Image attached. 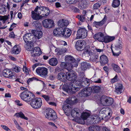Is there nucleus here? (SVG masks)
Wrapping results in <instances>:
<instances>
[{
    "label": "nucleus",
    "mask_w": 131,
    "mask_h": 131,
    "mask_svg": "<svg viewBox=\"0 0 131 131\" xmlns=\"http://www.w3.org/2000/svg\"><path fill=\"white\" fill-rule=\"evenodd\" d=\"M103 38L102 42H104L106 43L111 42L114 40L115 39V37L114 36H104Z\"/></svg>",
    "instance_id": "7c9ffc66"
},
{
    "label": "nucleus",
    "mask_w": 131,
    "mask_h": 131,
    "mask_svg": "<svg viewBox=\"0 0 131 131\" xmlns=\"http://www.w3.org/2000/svg\"><path fill=\"white\" fill-rule=\"evenodd\" d=\"M15 116L17 117H20L26 120H28V118L25 116L24 114L21 112H20L19 113H17L15 114Z\"/></svg>",
    "instance_id": "4c0bfd02"
},
{
    "label": "nucleus",
    "mask_w": 131,
    "mask_h": 131,
    "mask_svg": "<svg viewBox=\"0 0 131 131\" xmlns=\"http://www.w3.org/2000/svg\"><path fill=\"white\" fill-rule=\"evenodd\" d=\"M100 62L102 66H104L108 62V60L106 56L102 55L100 57Z\"/></svg>",
    "instance_id": "4be33fe9"
},
{
    "label": "nucleus",
    "mask_w": 131,
    "mask_h": 131,
    "mask_svg": "<svg viewBox=\"0 0 131 131\" xmlns=\"http://www.w3.org/2000/svg\"><path fill=\"white\" fill-rule=\"evenodd\" d=\"M27 95L28 96H27L24 101L27 102H31L35 97L34 94L30 92H29Z\"/></svg>",
    "instance_id": "c756f323"
},
{
    "label": "nucleus",
    "mask_w": 131,
    "mask_h": 131,
    "mask_svg": "<svg viewBox=\"0 0 131 131\" xmlns=\"http://www.w3.org/2000/svg\"><path fill=\"white\" fill-rule=\"evenodd\" d=\"M110 109L108 107L102 108L100 110L98 117L100 120H106L108 119L111 116Z\"/></svg>",
    "instance_id": "f03ea898"
},
{
    "label": "nucleus",
    "mask_w": 131,
    "mask_h": 131,
    "mask_svg": "<svg viewBox=\"0 0 131 131\" xmlns=\"http://www.w3.org/2000/svg\"><path fill=\"white\" fill-rule=\"evenodd\" d=\"M84 92H85V91L84 90V89L82 90H81L80 92L79 93L80 96L81 97H86V95L85 94H84Z\"/></svg>",
    "instance_id": "6e6d98bb"
},
{
    "label": "nucleus",
    "mask_w": 131,
    "mask_h": 131,
    "mask_svg": "<svg viewBox=\"0 0 131 131\" xmlns=\"http://www.w3.org/2000/svg\"><path fill=\"white\" fill-rule=\"evenodd\" d=\"M117 76V75H116L114 78L111 79V82L112 83H113L115 82H116L118 81Z\"/></svg>",
    "instance_id": "bf43d9fd"
},
{
    "label": "nucleus",
    "mask_w": 131,
    "mask_h": 131,
    "mask_svg": "<svg viewBox=\"0 0 131 131\" xmlns=\"http://www.w3.org/2000/svg\"><path fill=\"white\" fill-rule=\"evenodd\" d=\"M72 10L75 13H79L80 12V10L79 9L76 7H73L72 9Z\"/></svg>",
    "instance_id": "0e129e2a"
},
{
    "label": "nucleus",
    "mask_w": 131,
    "mask_h": 131,
    "mask_svg": "<svg viewBox=\"0 0 131 131\" xmlns=\"http://www.w3.org/2000/svg\"><path fill=\"white\" fill-rule=\"evenodd\" d=\"M67 3L70 4H73L76 3L78 0H66Z\"/></svg>",
    "instance_id": "864d4df0"
},
{
    "label": "nucleus",
    "mask_w": 131,
    "mask_h": 131,
    "mask_svg": "<svg viewBox=\"0 0 131 131\" xmlns=\"http://www.w3.org/2000/svg\"><path fill=\"white\" fill-rule=\"evenodd\" d=\"M30 91H23L20 94V97L21 99L24 101L25 99L28 96V95Z\"/></svg>",
    "instance_id": "e433bc0d"
},
{
    "label": "nucleus",
    "mask_w": 131,
    "mask_h": 131,
    "mask_svg": "<svg viewBox=\"0 0 131 131\" xmlns=\"http://www.w3.org/2000/svg\"><path fill=\"white\" fill-rule=\"evenodd\" d=\"M32 25L36 28L40 30L42 29V26L41 24L38 20H36L33 21L32 23Z\"/></svg>",
    "instance_id": "473e14b6"
},
{
    "label": "nucleus",
    "mask_w": 131,
    "mask_h": 131,
    "mask_svg": "<svg viewBox=\"0 0 131 131\" xmlns=\"http://www.w3.org/2000/svg\"><path fill=\"white\" fill-rule=\"evenodd\" d=\"M63 28L59 27L54 30L53 31V35L55 36H62L63 31Z\"/></svg>",
    "instance_id": "412c9836"
},
{
    "label": "nucleus",
    "mask_w": 131,
    "mask_h": 131,
    "mask_svg": "<svg viewBox=\"0 0 131 131\" xmlns=\"http://www.w3.org/2000/svg\"><path fill=\"white\" fill-rule=\"evenodd\" d=\"M91 67L90 64L86 62H83L81 63V70L85 71Z\"/></svg>",
    "instance_id": "cd10ccee"
},
{
    "label": "nucleus",
    "mask_w": 131,
    "mask_h": 131,
    "mask_svg": "<svg viewBox=\"0 0 131 131\" xmlns=\"http://www.w3.org/2000/svg\"><path fill=\"white\" fill-rule=\"evenodd\" d=\"M92 92L94 93H97L100 90V87L97 86H95L92 87Z\"/></svg>",
    "instance_id": "a19ab883"
},
{
    "label": "nucleus",
    "mask_w": 131,
    "mask_h": 131,
    "mask_svg": "<svg viewBox=\"0 0 131 131\" xmlns=\"http://www.w3.org/2000/svg\"><path fill=\"white\" fill-rule=\"evenodd\" d=\"M107 19V17L106 15L104 16V17L102 20L97 22L94 21L93 23V26L97 27V26H102L105 22Z\"/></svg>",
    "instance_id": "a878e982"
},
{
    "label": "nucleus",
    "mask_w": 131,
    "mask_h": 131,
    "mask_svg": "<svg viewBox=\"0 0 131 131\" xmlns=\"http://www.w3.org/2000/svg\"><path fill=\"white\" fill-rule=\"evenodd\" d=\"M36 72L39 75L43 78H46L48 76V69L44 67H39L36 70Z\"/></svg>",
    "instance_id": "0eeeda50"
},
{
    "label": "nucleus",
    "mask_w": 131,
    "mask_h": 131,
    "mask_svg": "<svg viewBox=\"0 0 131 131\" xmlns=\"http://www.w3.org/2000/svg\"><path fill=\"white\" fill-rule=\"evenodd\" d=\"M9 37L11 38H15V35L14 34L13 32H12L10 33H9Z\"/></svg>",
    "instance_id": "69168bd1"
},
{
    "label": "nucleus",
    "mask_w": 131,
    "mask_h": 131,
    "mask_svg": "<svg viewBox=\"0 0 131 131\" xmlns=\"http://www.w3.org/2000/svg\"><path fill=\"white\" fill-rule=\"evenodd\" d=\"M86 42L83 40H78L77 41L75 45L78 51L83 50L85 46H86Z\"/></svg>",
    "instance_id": "9d476101"
},
{
    "label": "nucleus",
    "mask_w": 131,
    "mask_h": 131,
    "mask_svg": "<svg viewBox=\"0 0 131 131\" xmlns=\"http://www.w3.org/2000/svg\"><path fill=\"white\" fill-rule=\"evenodd\" d=\"M49 63L51 66H55L58 63V61L56 58H52L49 60Z\"/></svg>",
    "instance_id": "f704fd0d"
},
{
    "label": "nucleus",
    "mask_w": 131,
    "mask_h": 131,
    "mask_svg": "<svg viewBox=\"0 0 131 131\" xmlns=\"http://www.w3.org/2000/svg\"><path fill=\"white\" fill-rule=\"evenodd\" d=\"M55 51L57 52L58 54L60 55L66 52V50L65 48H59L56 49Z\"/></svg>",
    "instance_id": "ea45409f"
},
{
    "label": "nucleus",
    "mask_w": 131,
    "mask_h": 131,
    "mask_svg": "<svg viewBox=\"0 0 131 131\" xmlns=\"http://www.w3.org/2000/svg\"><path fill=\"white\" fill-rule=\"evenodd\" d=\"M104 35L102 32H99L95 34L93 37L94 39L97 40L99 41L102 42L103 39Z\"/></svg>",
    "instance_id": "bb28decb"
},
{
    "label": "nucleus",
    "mask_w": 131,
    "mask_h": 131,
    "mask_svg": "<svg viewBox=\"0 0 131 131\" xmlns=\"http://www.w3.org/2000/svg\"><path fill=\"white\" fill-rule=\"evenodd\" d=\"M101 6V4L99 3V2L93 5V8L94 9H98Z\"/></svg>",
    "instance_id": "13d9d810"
},
{
    "label": "nucleus",
    "mask_w": 131,
    "mask_h": 131,
    "mask_svg": "<svg viewBox=\"0 0 131 131\" xmlns=\"http://www.w3.org/2000/svg\"><path fill=\"white\" fill-rule=\"evenodd\" d=\"M63 31L62 36L65 38H68L69 37L71 34V30L67 28H63Z\"/></svg>",
    "instance_id": "dca6fc26"
},
{
    "label": "nucleus",
    "mask_w": 131,
    "mask_h": 131,
    "mask_svg": "<svg viewBox=\"0 0 131 131\" xmlns=\"http://www.w3.org/2000/svg\"><path fill=\"white\" fill-rule=\"evenodd\" d=\"M91 121H92L93 123H97L101 120H100L99 117H98L97 116H95L93 117L91 119Z\"/></svg>",
    "instance_id": "49530a36"
},
{
    "label": "nucleus",
    "mask_w": 131,
    "mask_h": 131,
    "mask_svg": "<svg viewBox=\"0 0 131 131\" xmlns=\"http://www.w3.org/2000/svg\"><path fill=\"white\" fill-rule=\"evenodd\" d=\"M82 84V82L77 80L75 82L67 83L62 86V90L66 92L69 94H74L76 92L80 90Z\"/></svg>",
    "instance_id": "f257e3e1"
},
{
    "label": "nucleus",
    "mask_w": 131,
    "mask_h": 131,
    "mask_svg": "<svg viewBox=\"0 0 131 131\" xmlns=\"http://www.w3.org/2000/svg\"><path fill=\"white\" fill-rule=\"evenodd\" d=\"M83 50V53L85 55H88V56L93 55V53L92 52V50L90 48V46L89 45L86 46Z\"/></svg>",
    "instance_id": "f3484780"
},
{
    "label": "nucleus",
    "mask_w": 131,
    "mask_h": 131,
    "mask_svg": "<svg viewBox=\"0 0 131 131\" xmlns=\"http://www.w3.org/2000/svg\"><path fill=\"white\" fill-rule=\"evenodd\" d=\"M61 67L62 68H65L66 69H67L68 70H70V69L69 68V64H68V63L64 62H62L61 63Z\"/></svg>",
    "instance_id": "de8ad7c7"
},
{
    "label": "nucleus",
    "mask_w": 131,
    "mask_h": 131,
    "mask_svg": "<svg viewBox=\"0 0 131 131\" xmlns=\"http://www.w3.org/2000/svg\"><path fill=\"white\" fill-rule=\"evenodd\" d=\"M90 114L89 113L83 112L81 114V118L82 119H79V123L82 124L84 123V121L86 119L90 116Z\"/></svg>",
    "instance_id": "2eb2a0df"
},
{
    "label": "nucleus",
    "mask_w": 131,
    "mask_h": 131,
    "mask_svg": "<svg viewBox=\"0 0 131 131\" xmlns=\"http://www.w3.org/2000/svg\"><path fill=\"white\" fill-rule=\"evenodd\" d=\"M101 101L102 102H104L105 104L107 106L111 105L113 103V99L112 98L105 96H103L101 98Z\"/></svg>",
    "instance_id": "ddd939ff"
},
{
    "label": "nucleus",
    "mask_w": 131,
    "mask_h": 131,
    "mask_svg": "<svg viewBox=\"0 0 131 131\" xmlns=\"http://www.w3.org/2000/svg\"><path fill=\"white\" fill-rule=\"evenodd\" d=\"M102 131H111L110 129L106 127L103 126L102 128Z\"/></svg>",
    "instance_id": "338daca9"
},
{
    "label": "nucleus",
    "mask_w": 131,
    "mask_h": 131,
    "mask_svg": "<svg viewBox=\"0 0 131 131\" xmlns=\"http://www.w3.org/2000/svg\"><path fill=\"white\" fill-rule=\"evenodd\" d=\"M34 80H36L37 81H39V80L36 77H33L29 78L27 81V83L29 85V82Z\"/></svg>",
    "instance_id": "3c124183"
},
{
    "label": "nucleus",
    "mask_w": 131,
    "mask_h": 131,
    "mask_svg": "<svg viewBox=\"0 0 131 131\" xmlns=\"http://www.w3.org/2000/svg\"><path fill=\"white\" fill-rule=\"evenodd\" d=\"M42 97L45 99L46 101L48 102V101L50 99V97H49V96L43 95L42 96Z\"/></svg>",
    "instance_id": "052dcab7"
},
{
    "label": "nucleus",
    "mask_w": 131,
    "mask_h": 131,
    "mask_svg": "<svg viewBox=\"0 0 131 131\" xmlns=\"http://www.w3.org/2000/svg\"><path fill=\"white\" fill-rule=\"evenodd\" d=\"M111 65L113 69L115 72L117 73H119L121 72V69L117 65L114 63H112L111 64Z\"/></svg>",
    "instance_id": "c9c22d12"
},
{
    "label": "nucleus",
    "mask_w": 131,
    "mask_h": 131,
    "mask_svg": "<svg viewBox=\"0 0 131 131\" xmlns=\"http://www.w3.org/2000/svg\"><path fill=\"white\" fill-rule=\"evenodd\" d=\"M21 68L18 66H16L13 69V71L18 73L20 71Z\"/></svg>",
    "instance_id": "4d7b16f0"
},
{
    "label": "nucleus",
    "mask_w": 131,
    "mask_h": 131,
    "mask_svg": "<svg viewBox=\"0 0 131 131\" xmlns=\"http://www.w3.org/2000/svg\"><path fill=\"white\" fill-rule=\"evenodd\" d=\"M115 92L117 94H121L123 91V85L121 83H117L115 85Z\"/></svg>",
    "instance_id": "a211bd4d"
},
{
    "label": "nucleus",
    "mask_w": 131,
    "mask_h": 131,
    "mask_svg": "<svg viewBox=\"0 0 131 131\" xmlns=\"http://www.w3.org/2000/svg\"><path fill=\"white\" fill-rule=\"evenodd\" d=\"M64 23L63 22V20H60L58 22V25L59 26V27L62 28H65L66 27H64Z\"/></svg>",
    "instance_id": "09e8293b"
},
{
    "label": "nucleus",
    "mask_w": 131,
    "mask_h": 131,
    "mask_svg": "<svg viewBox=\"0 0 131 131\" xmlns=\"http://www.w3.org/2000/svg\"><path fill=\"white\" fill-rule=\"evenodd\" d=\"M89 130H90L92 131H100V128L99 126L92 125L90 127Z\"/></svg>",
    "instance_id": "58836bf2"
},
{
    "label": "nucleus",
    "mask_w": 131,
    "mask_h": 131,
    "mask_svg": "<svg viewBox=\"0 0 131 131\" xmlns=\"http://www.w3.org/2000/svg\"><path fill=\"white\" fill-rule=\"evenodd\" d=\"M62 20H63V22L64 24V27H66L68 25L69 22L67 20H64L63 19H62Z\"/></svg>",
    "instance_id": "680f3d73"
},
{
    "label": "nucleus",
    "mask_w": 131,
    "mask_h": 131,
    "mask_svg": "<svg viewBox=\"0 0 131 131\" xmlns=\"http://www.w3.org/2000/svg\"><path fill=\"white\" fill-rule=\"evenodd\" d=\"M77 17L78 18L80 21H81L82 22L84 21L85 17L84 16H83V15H78Z\"/></svg>",
    "instance_id": "5fc2aeb1"
},
{
    "label": "nucleus",
    "mask_w": 131,
    "mask_h": 131,
    "mask_svg": "<svg viewBox=\"0 0 131 131\" xmlns=\"http://www.w3.org/2000/svg\"><path fill=\"white\" fill-rule=\"evenodd\" d=\"M21 50V49L18 45H15L12 49V53L14 54H17L20 53Z\"/></svg>",
    "instance_id": "c85d7f7f"
},
{
    "label": "nucleus",
    "mask_w": 131,
    "mask_h": 131,
    "mask_svg": "<svg viewBox=\"0 0 131 131\" xmlns=\"http://www.w3.org/2000/svg\"><path fill=\"white\" fill-rule=\"evenodd\" d=\"M122 48V44L120 43H118L115 45V52L114 53H116L117 55H119L121 53V50Z\"/></svg>",
    "instance_id": "393cba45"
},
{
    "label": "nucleus",
    "mask_w": 131,
    "mask_h": 131,
    "mask_svg": "<svg viewBox=\"0 0 131 131\" xmlns=\"http://www.w3.org/2000/svg\"><path fill=\"white\" fill-rule=\"evenodd\" d=\"M42 104V100L39 97L34 98L30 102V105L31 107L35 109L40 108Z\"/></svg>",
    "instance_id": "20e7f679"
},
{
    "label": "nucleus",
    "mask_w": 131,
    "mask_h": 131,
    "mask_svg": "<svg viewBox=\"0 0 131 131\" xmlns=\"http://www.w3.org/2000/svg\"><path fill=\"white\" fill-rule=\"evenodd\" d=\"M7 8L5 7L3 5H2L0 8V14H5Z\"/></svg>",
    "instance_id": "37998d69"
},
{
    "label": "nucleus",
    "mask_w": 131,
    "mask_h": 131,
    "mask_svg": "<svg viewBox=\"0 0 131 131\" xmlns=\"http://www.w3.org/2000/svg\"><path fill=\"white\" fill-rule=\"evenodd\" d=\"M5 7H6L7 8L8 10H10V7L12 6V3L9 2H7L6 4L3 5Z\"/></svg>",
    "instance_id": "8fccbe9b"
},
{
    "label": "nucleus",
    "mask_w": 131,
    "mask_h": 131,
    "mask_svg": "<svg viewBox=\"0 0 131 131\" xmlns=\"http://www.w3.org/2000/svg\"><path fill=\"white\" fill-rule=\"evenodd\" d=\"M32 34L34 35L38 39H40L42 36L43 33L42 31L37 30H32L31 31Z\"/></svg>",
    "instance_id": "b1692460"
},
{
    "label": "nucleus",
    "mask_w": 131,
    "mask_h": 131,
    "mask_svg": "<svg viewBox=\"0 0 131 131\" xmlns=\"http://www.w3.org/2000/svg\"><path fill=\"white\" fill-rule=\"evenodd\" d=\"M89 2L87 0H82L79 3V7L81 9L86 8L88 6Z\"/></svg>",
    "instance_id": "aec40b11"
},
{
    "label": "nucleus",
    "mask_w": 131,
    "mask_h": 131,
    "mask_svg": "<svg viewBox=\"0 0 131 131\" xmlns=\"http://www.w3.org/2000/svg\"><path fill=\"white\" fill-rule=\"evenodd\" d=\"M120 1L119 0H113L112 3V6L114 8L118 7L120 5Z\"/></svg>",
    "instance_id": "79ce46f5"
},
{
    "label": "nucleus",
    "mask_w": 131,
    "mask_h": 131,
    "mask_svg": "<svg viewBox=\"0 0 131 131\" xmlns=\"http://www.w3.org/2000/svg\"><path fill=\"white\" fill-rule=\"evenodd\" d=\"M44 114L46 118L48 119L54 121L57 118L56 112L50 108H48L45 110Z\"/></svg>",
    "instance_id": "7ed1b4c3"
},
{
    "label": "nucleus",
    "mask_w": 131,
    "mask_h": 131,
    "mask_svg": "<svg viewBox=\"0 0 131 131\" xmlns=\"http://www.w3.org/2000/svg\"><path fill=\"white\" fill-rule=\"evenodd\" d=\"M50 12V10L48 7L44 6H40L39 14H41L43 16L45 17L48 15Z\"/></svg>",
    "instance_id": "f8f14e48"
},
{
    "label": "nucleus",
    "mask_w": 131,
    "mask_h": 131,
    "mask_svg": "<svg viewBox=\"0 0 131 131\" xmlns=\"http://www.w3.org/2000/svg\"><path fill=\"white\" fill-rule=\"evenodd\" d=\"M67 80L71 81L73 82L77 79L76 73L74 72H66Z\"/></svg>",
    "instance_id": "9b49d317"
},
{
    "label": "nucleus",
    "mask_w": 131,
    "mask_h": 131,
    "mask_svg": "<svg viewBox=\"0 0 131 131\" xmlns=\"http://www.w3.org/2000/svg\"><path fill=\"white\" fill-rule=\"evenodd\" d=\"M3 75L4 77L10 79L15 78L14 73L11 71L10 69H4L3 71Z\"/></svg>",
    "instance_id": "6e6552de"
},
{
    "label": "nucleus",
    "mask_w": 131,
    "mask_h": 131,
    "mask_svg": "<svg viewBox=\"0 0 131 131\" xmlns=\"http://www.w3.org/2000/svg\"><path fill=\"white\" fill-rule=\"evenodd\" d=\"M39 12L38 13H36L34 12L33 11L31 12L32 17L34 19L37 20L40 19L41 18V17L39 16L40 14H39Z\"/></svg>",
    "instance_id": "72a5a7b5"
},
{
    "label": "nucleus",
    "mask_w": 131,
    "mask_h": 131,
    "mask_svg": "<svg viewBox=\"0 0 131 131\" xmlns=\"http://www.w3.org/2000/svg\"><path fill=\"white\" fill-rule=\"evenodd\" d=\"M29 50L30 51H31L32 56L34 57H36L39 56L42 54V51L40 49L39 47H36L33 48L32 50Z\"/></svg>",
    "instance_id": "4468645a"
},
{
    "label": "nucleus",
    "mask_w": 131,
    "mask_h": 131,
    "mask_svg": "<svg viewBox=\"0 0 131 131\" xmlns=\"http://www.w3.org/2000/svg\"><path fill=\"white\" fill-rule=\"evenodd\" d=\"M43 26L45 28H50L54 26V23L52 20L49 19H46L42 22Z\"/></svg>",
    "instance_id": "1a4fd4ad"
},
{
    "label": "nucleus",
    "mask_w": 131,
    "mask_h": 131,
    "mask_svg": "<svg viewBox=\"0 0 131 131\" xmlns=\"http://www.w3.org/2000/svg\"><path fill=\"white\" fill-rule=\"evenodd\" d=\"M84 90L86 92L88 96L90 95L92 92V88L91 87H89L84 88Z\"/></svg>",
    "instance_id": "c03bdc74"
},
{
    "label": "nucleus",
    "mask_w": 131,
    "mask_h": 131,
    "mask_svg": "<svg viewBox=\"0 0 131 131\" xmlns=\"http://www.w3.org/2000/svg\"><path fill=\"white\" fill-rule=\"evenodd\" d=\"M65 60L66 63H68L69 68L72 69L73 67L76 66V63L75 59L72 56L68 55L65 57Z\"/></svg>",
    "instance_id": "423d86ee"
},
{
    "label": "nucleus",
    "mask_w": 131,
    "mask_h": 131,
    "mask_svg": "<svg viewBox=\"0 0 131 131\" xmlns=\"http://www.w3.org/2000/svg\"><path fill=\"white\" fill-rule=\"evenodd\" d=\"M94 56V57H93L94 60L95 61L97 59L99 58V55L98 54H94L93 53V55Z\"/></svg>",
    "instance_id": "774afa93"
},
{
    "label": "nucleus",
    "mask_w": 131,
    "mask_h": 131,
    "mask_svg": "<svg viewBox=\"0 0 131 131\" xmlns=\"http://www.w3.org/2000/svg\"><path fill=\"white\" fill-rule=\"evenodd\" d=\"M88 35V31L85 28L79 27L77 32V38L78 39L85 38Z\"/></svg>",
    "instance_id": "39448f33"
},
{
    "label": "nucleus",
    "mask_w": 131,
    "mask_h": 131,
    "mask_svg": "<svg viewBox=\"0 0 131 131\" xmlns=\"http://www.w3.org/2000/svg\"><path fill=\"white\" fill-rule=\"evenodd\" d=\"M23 70L24 72L26 73V74L28 75L29 74L28 70L26 66H24Z\"/></svg>",
    "instance_id": "e2e57ef3"
},
{
    "label": "nucleus",
    "mask_w": 131,
    "mask_h": 131,
    "mask_svg": "<svg viewBox=\"0 0 131 131\" xmlns=\"http://www.w3.org/2000/svg\"><path fill=\"white\" fill-rule=\"evenodd\" d=\"M66 72L65 73L61 72L59 73L57 77L58 80L62 82H65L67 80Z\"/></svg>",
    "instance_id": "5701e85b"
},
{
    "label": "nucleus",
    "mask_w": 131,
    "mask_h": 131,
    "mask_svg": "<svg viewBox=\"0 0 131 131\" xmlns=\"http://www.w3.org/2000/svg\"><path fill=\"white\" fill-rule=\"evenodd\" d=\"M32 35L30 33H27L23 36V38L25 42L27 44H29L31 42V39Z\"/></svg>",
    "instance_id": "6ab92c4d"
},
{
    "label": "nucleus",
    "mask_w": 131,
    "mask_h": 131,
    "mask_svg": "<svg viewBox=\"0 0 131 131\" xmlns=\"http://www.w3.org/2000/svg\"><path fill=\"white\" fill-rule=\"evenodd\" d=\"M70 100L72 102V103H76V102H77L78 100L76 97L74 96H72V97L71 98ZM67 102H68V103H70L71 101H68H68H67Z\"/></svg>",
    "instance_id": "603ef678"
},
{
    "label": "nucleus",
    "mask_w": 131,
    "mask_h": 131,
    "mask_svg": "<svg viewBox=\"0 0 131 131\" xmlns=\"http://www.w3.org/2000/svg\"><path fill=\"white\" fill-rule=\"evenodd\" d=\"M90 80L86 78L84 79V81H82V84L83 85L84 84L87 86H89L90 84Z\"/></svg>",
    "instance_id": "a18cd8bd"
},
{
    "label": "nucleus",
    "mask_w": 131,
    "mask_h": 131,
    "mask_svg": "<svg viewBox=\"0 0 131 131\" xmlns=\"http://www.w3.org/2000/svg\"><path fill=\"white\" fill-rule=\"evenodd\" d=\"M79 109L78 108H75L71 111V115L72 117L75 118L78 117L79 115V112H80Z\"/></svg>",
    "instance_id": "2f4dec72"
}]
</instances>
